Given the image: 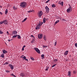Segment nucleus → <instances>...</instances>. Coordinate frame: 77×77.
<instances>
[{
    "label": "nucleus",
    "instance_id": "nucleus-1",
    "mask_svg": "<svg viewBox=\"0 0 77 77\" xmlns=\"http://www.w3.org/2000/svg\"><path fill=\"white\" fill-rule=\"evenodd\" d=\"M27 5V2H23L20 3V7H21V8H26Z\"/></svg>",
    "mask_w": 77,
    "mask_h": 77
},
{
    "label": "nucleus",
    "instance_id": "nucleus-2",
    "mask_svg": "<svg viewBox=\"0 0 77 77\" xmlns=\"http://www.w3.org/2000/svg\"><path fill=\"white\" fill-rule=\"evenodd\" d=\"M43 23L41 22H39L38 25L36 27V29L38 30V29H40L41 28V26L42 25Z\"/></svg>",
    "mask_w": 77,
    "mask_h": 77
},
{
    "label": "nucleus",
    "instance_id": "nucleus-3",
    "mask_svg": "<svg viewBox=\"0 0 77 77\" xmlns=\"http://www.w3.org/2000/svg\"><path fill=\"white\" fill-rule=\"evenodd\" d=\"M67 13H69L72 11V7H69V8L66 10Z\"/></svg>",
    "mask_w": 77,
    "mask_h": 77
},
{
    "label": "nucleus",
    "instance_id": "nucleus-4",
    "mask_svg": "<svg viewBox=\"0 0 77 77\" xmlns=\"http://www.w3.org/2000/svg\"><path fill=\"white\" fill-rule=\"evenodd\" d=\"M45 9L46 12L47 13H48L49 12V11H50V9H49V8H48V7L47 6H46L45 7Z\"/></svg>",
    "mask_w": 77,
    "mask_h": 77
},
{
    "label": "nucleus",
    "instance_id": "nucleus-5",
    "mask_svg": "<svg viewBox=\"0 0 77 77\" xmlns=\"http://www.w3.org/2000/svg\"><path fill=\"white\" fill-rule=\"evenodd\" d=\"M43 37V35L42 34H40L38 35V39H42V38Z\"/></svg>",
    "mask_w": 77,
    "mask_h": 77
},
{
    "label": "nucleus",
    "instance_id": "nucleus-6",
    "mask_svg": "<svg viewBox=\"0 0 77 77\" xmlns=\"http://www.w3.org/2000/svg\"><path fill=\"white\" fill-rule=\"evenodd\" d=\"M34 50H35V51L38 53V54H40L41 53V52H40V50H39L38 48H34Z\"/></svg>",
    "mask_w": 77,
    "mask_h": 77
},
{
    "label": "nucleus",
    "instance_id": "nucleus-7",
    "mask_svg": "<svg viewBox=\"0 0 77 77\" xmlns=\"http://www.w3.org/2000/svg\"><path fill=\"white\" fill-rule=\"evenodd\" d=\"M38 15L41 17L42 15V11H39L38 13Z\"/></svg>",
    "mask_w": 77,
    "mask_h": 77
},
{
    "label": "nucleus",
    "instance_id": "nucleus-8",
    "mask_svg": "<svg viewBox=\"0 0 77 77\" xmlns=\"http://www.w3.org/2000/svg\"><path fill=\"white\" fill-rule=\"evenodd\" d=\"M17 31L14 30L12 32V35L13 36V35H17Z\"/></svg>",
    "mask_w": 77,
    "mask_h": 77
},
{
    "label": "nucleus",
    "instance_id": "nucleus-9",
    "mask_svg": "<svg viewBox=\"0 0 77 77\" xmlns=\"http://www.w3.org/2000/svg\"><path fill=\"white\" fill-rule=\"evenodd\" d=\"M67 75L69 76V77H71V71H68Z\"/></svg>",
    "mask_w": 77,
    "mask_h": 77
},
{
    "label": "nucleus",
    "instance_id": "nucleus-10",
    "mask_svg": "<svg viewBox=\"0 0 77 77\" xmlns=\"http://www.w3.org/2000/svg\"><path fill=\"white\" fill-rule=\"evenodd\" d=\"M8 66L11 67V69H14V66H13V65L11 64H10L8 65Z\"/></svg>",
    "mask_w": 77,
    "mask_h": 77
},
{
    "label": "nucleus",
    "instance_id": "nucleus-11",
    "mask_svg": "<svg viewBox=\"0 0 77 77\" xmlns=\"http://www.w3.org/2000/svg\"><path fill=\"white\" fill-rule=\"evenodd\" d=\"M20 77H24L25 76V75L23 73H20Z\"/></svg>",
    "mask_w": 77,
    "mask_h": 77
},
{
    "label": "nucleus",
    "instance_id": "nucleus-12",
    "mask_svg": "<svg viewBox=\"0 0 77 77\" xmlns=\"http://www.w3.org/2000/svg\"><path fill=\"white\" fill-rule=\"evenodd\" d=\"M2 52L3 53H4V54H6V53H8V51L5 50H3L2 51Z\"/></svg>",
    "mask_w": 77,
    "mask_h": 77
},
{
    "label": "nucleus",
    "instance_id": "nucleus-13",
    "mask_svg": "<svg viewBox=\"0 0 77 77\" xmlns=\"http://www.w3.org/2000/svg\"><path fill=\"white\" fill-rule=\"evenodd\" d=\"M3 22L5 24H8V22H7V20H5L3 21Z\"/></svg>",
    "mask_w": 77,
    "mask_h": 77
},
{
    "label": "nucleus",
    "instance_id": "nucleus-14",
    "mask_svg": "<svg viewBox=\"0 0 77 77\" xmlns=\"http://www.w3.org/2000/svg\"><path fill=\"white\" fill-rule=\"evenodd\" d=\"M43 39L45 41H46L47 40V37L45 35L43 36Z\"/></svg>",
    "mask_w": 77,
    "mask_h": 77
},
{
    "label": "nucleus",
    "instance_id": "nucleus-15",
    "mask_svg": "<svg viewBox=\"0 0 77 77\" xmlns=\"http://www.w3.org/2000/svg\"><path fill=\"white\" fill-rule=\"evenodd\" d=\"M68 51H65V53H64V55H65V56H66V55L68 54Z\"/></svg>",
    "mask_w": 77,
    "mask_h": 77
},
{
    "label": "nucleus",
    "instance_id": "nucleus-16",
    "mask_svg": "<svg viewBox=\"0 0 77 77\" xmlns=\"http://www.w3.org/2000/svg\"><path fill=\"white\" fill-rule=\"evenodd\" d=\"M17 39H21V37L20 35H17Z\"/></svg>",
    "mask_w": 77,
    "mask_h": 77
},
{
    "label": "nucleus",
    "instance_id": "nucleus-17",
    "mask_svg": "<svg viewBox=\"0 0 77 77\" xmlns=\"http://www.w3.org/2000/svg\"><path fill=\"white\" fill-rule=\"evenodd\" d=\"M59 20H57V21H56L54 24V25H56V24H57V23H59Z\"/></svg>",
    "mask_w": 77,
    "mask_h": 77
},
{
    "label": "nucleus",
    "instance_id": "nucleus-18",
    "mask_svg": "<svg viewBox=\"0 0 77 77\" xmlns=\"http://www.w3.org/2000/svg\"><path fill=\"white\" fill-rule=\"evenodd\" d=\"M1 57L2 58H4V54H2L1 55Z\"/></svg>",
    "mask_w": 77,
    "mask_h": 77
},
{
    "label": "nucleus",
    "instance_id": "nucleus-19",
    "mask_svg": "<svg viewBox=\"0 0 77 77\" xmlns=\"http://www.w3.org/2000/svg\"><path fill=\"white\" fill-rule=\"evenodd\" d=\"M23 59H24L25 60H26V61H28V59H26V56H24L23 57Z\"/></svg>",
    "mask_w": 77,
    "mask_h": 77
},
{
    "label": "nucleus",
    "instance_id": "nucleus-20",
    "mask_svg": "<svg viewBox=\"0 0 77 77\" xmlns=\"http://www.w3.org/2000/svg\"><path fill=\"white\" fill-rule=\"evenodd\" d=\"M17 36H18L17 35H14L13 36L12 38H16V37H17Z\"/></svg>",
    "mask_w": 77,
    "mask_h": 77
},
{
    "label": "nucleus",
    "instance_id": "nucleus-21",
    "mask_svg": "<svg viewBox=\"0 0 77 77\" xmlns=\"http://www.w3.org/2000/svg\"><path fill=\"white\" fill-rule=\"evenodd\" d=\"M60 5H61L62 7H63V2H60Z\"/></svg>",
    "mask_w": 77,
    "mask_h": 77
},
{
    "label": "nucleus",
    "instance_id": "nucleus-22",
    "mask_svg": "<svg viewBox=\"0 0 77 77\" xmlns=\"http://www.w3.org/2000/svg\"><path fill=\"white\" fill-rule=\"evenodd\" d=\"M8 9H6L5 10V14H8Z\"/></svg>",
    "mask_w": 77,
    "mask_h": 77
},
{
    "label": "nucleus",
    "instance_id": "nucleus-23",
    "mask_svg": "<svg viewBox=\"0 0 77 77\" xmlns=\"http://www.w3.org/2000/svg\"><path fill=\"white\" fill-rule=\"evenodd\" d=\"M46 20V19L45 18H44L43 19V23H45Z\"/></svg>",
    "mask_w": 77,
    "mask_h": 77
},
{
    "label": "nucleus",
    "instance_id": "nucleus-24",
    "mask_svg": "<svg viewBox=\"0 0 77 77\" xmlns=\"http://www.w3.org/2000/svg\"><path fill=\"white\" fill-rule=\"evenodd\" d=\"M30 59L32 60H35V59H34V58L31 57H30Z\"/></svg>",
    "mask_w": 77,
    "mask_h": 77
},
{
    "label": "nucleus",
    "instance_id": "nucleus-25",
    "mask_svg": "<svg viewBox=\"0 0 77 77\" xmlns=\"http://www.w3.org/2000/svg\"><path fill=\"white\" fill-rule=\"evenodd\" d=\"M13 9L14 10H16L17 9V8L15 7V6H14L13 7Z\"/></svg>",
    "mask_w": 77,
    "mask_h": 77
},
{
    "label": "nucleus",
    "instance_id": "nucleus-26",
    "mask_svg": "<svg viewBox=\"0 0 77 77\" xmlns=\"http://www.w3.org/2000/svg\"><path fill=\"white\" fill-rule=\"evenodd\" d=\"M27 18H26L25 19H24L22 21V23H23V22H24V21H25L26 20H27Z\"/></svg>",
    "mask_w": 77,
    "mask_h": 77
},
{
    "label": "nucleus",
    "instance_id": "nucleus-27",
    "mask_svg": "<svg viewBox=\"0 0 77 77\" xmlns=\"http://www.w3.org/2000/svg\"><path fill=\"white\" fill-rule=\"evenodd\" d=\"M52 8H55V7H56V5L54 4H53L52 5Z\"/></svg>",
    "mask_w": 77,
    "mask_h": 77
},
{
    "label": "nucleus",
    "instance_id": "nucleus-28",
    "mask_svg": "<svg viewBox=\"0 0 77 77\" xmlns=\"http://www.w3.org/2000/svg\"><path fill=\"white\" fill-rule=\"evenodd\" d=\"M11 75L13 76V77H16V76H15V75H14V74H11Z\"/></svg>",
    "mask_w": 77,
    "mask_h": 77
},
{
    "label": "nucleus",
    "instance_id": "nucleus-29",
    "mask_svg": "<svg viewBox=\"0 0 77 77\" xmlns=\"http://www.w3.org/2000/svg\"><path fill=\"white\" fill-rule=\"evenodd\" d=\"M44 54H43L41 55V57H42V58H44Z\"/></svg>",
    "mask_w": 77,
    "mask_h": 77
},
{
    "label": "nucleus",
    "instance_id": "nucleus-30",
    "mask_svg": "<svg viewBox=\"0 0 77 77\" xmlns=\"http://www.w3.org/2000/svg\"><path fill=\"white\" fill-rule=\"evenodd\" d=\"M30 11H31V12H35V11L33 10H30Z\"/></svg>",
    "mask_w": 77,
    "mask_h": 77
},
{
    "label": "nucleus",
    "instance_id": "nucleus-31",
    "mask_svg": "<svg viewBox=\"0 0 77 77\" xmlns=\"http://www.w3.org/2000/svg\"><path fill=\"white\" fill-rule=\"evenodd\" d=\"M31 43H35V40L34 39L31 42Z\"/></svg>",
    "mask_w": 77,
    "mask_h": 77
},
{
    "label": "nucleus",
    "instance_id": "nucleus-32",
    "mask_svg": "<svg viewBox=\"0 0 77 77\" xmlns=\"http://www.w3.org/2000/svg\"><path fill=\"white\" fill-rule=\"evenodd\" d=\"M56 64H54V65H52V67L53 68V67H54V66H56Z\"/></svg>",
    "mask_w": 77,
    "mask_h": 77
},
{
    "label": "nucleus",
    "instance_id": "nucleus-33",
    "mask_svg": "<svg viewBox=\"0 0 77 77\" xmlns=\"http://www.w3.org/2000/svg\"><path fill=\"white\" fill-rule=\"evenodd\" d=\"M57 60L56 59H55L54 60V62H57Z\"/></svg>",
    "mask_w": 77,
    "mask_h": 77
},
{
    "label": "nucleus",
    "instance_id": "nucleus-34",
    "mask_svg": "<svg viewBox=\"0 0 77 77\" xmlns=\"http://www.w3.org/2000/svg\"><path fill=\"white\" fill-rule=\"evenodd\" d=\"M3 21L0 22V24H2L3 23Z\"/></svg>",
    "mask_w": 77,
    "mask_h": 77
},
{
    "label": "nucleus",
    "instance_id": "nucleus-35",
    "mask_svg": "<svg viewBox=\"0 0 77 77\" xmlns=\"http://www.w3.org/2000/svg\"><path fill=\"white\" fill-rule=\"evenodd\" d=\"M73 74H75L76 73V71H73Z\"/></svg>",
    "mask_w": 77,
    "mask_h": 77
},
{
    "label": "nucleus",
    "instance_id": "nucleus-36",
    "mask_svg": "<svg viewBox=\"0 0 77 77\" xmlns=\"http://www.w3.org/2000/svg\"><path fill=\"white\" fill-rule=\"evenodd\" d=\"M6 72H10V71L8 70H6Z\"/></svg>",
    "mask_w": 77,
    "mask_h": 77
},
{
    "label": "nucleus",
    "instance_id": "nucleus-37",
    "mask_svg": "<svg viewBox=\"0 0 77 77\" xmlns=\"http://www.w3.org/2000/svg\"><path fill=\"white\" fill-rule=\"evenodd\" d=\"M2 33H3V32H2V31H1V30H0V34H2Z\"/></svg>",
    "mask_w": 77,
    "mask_h": 77
},
{
    "label": "nucleus",
    "instance_id": "nucleus-38",
    "mask_svg": "<svg viewBox=\"0 0 77 77\" xmlns=\"http://www.w3.org/2000/svg\"><path fill=\"white\" fill-rule=\"evenodd\" d=\"M75 47H77V44L75 43Z\"/></svg>",
    "mask_w": 77,
    "mask_h": 77
},
{
    "label": "nucleus",
    "instance_id": "nucleus-39",
    "mask_svg": "<svg viewBox=\"0 0 77 77\" xmlns=\"http://www.w3.org/2000/svg\"><path fill=\"white\" fill-rule=\"evenodd\" d=\"M31 37H33V38H35V37L34 36H33V35H31Z\"/></svg>",
    "mask_w": 77,
    "mask_h": 77
},
{
    "label": "nucleus",
    "instance_id": "nucleus-40",
    "mask_svg": "<svg viewBox=\"0 0 77 77\" xmlns=\"http://www.w3.org/2000/svg\"><path fill=\"white\" fill-rule=\"evenodd\" d=\"M57 44V43L56 42H55L54 43V45H55V46H56V45Z\"/></svg>",
    "mask_w": 77,
    "mask_h": 77
},
{
    "label": "nucleus",
    "instance_id": "nucleus-41",
    "mask_svg": "<svg viewBox=\"0 0 77 77\" xmlns=\"http://www.w3.org/2000/svg\"><path fill=\"white\" fill-rule=\"evenodd\" d=\"M6 65H8V64H9V63L8 62H6L5 63Z\"/></svg>",
    "mask_w": 77,
    "mask_h": 77
},
{
    "label": "nucleus",
    "instance_id": "nucleus-42",
    "mask_svg": "<svg viewBox=\"0 0 77 77\" xmlns=\"http://www.w3.org/2000/svg\"><path fill=\"white\" fill-rule=\"evenodd\" d=\"M27 12H28V13H30V12H31L30 10L28 11Z\"/></svg>",
    "mask_w": 77,
    "mask_h": 77
},
{
    "label": "nucleus",
    "instance_id": "nucleus-43",
    "mask_svg": "<svg viewBox=\"0 0 77 77\" xmlns=\"http://www.w3.org/2000/svg\"><path fill=\"white\" fill-rule=\"evenodd\" d=\"M24 55H23L21 56V58H22V59H23V56Z\"/></svg>",
    "mask_w": 77,
    "mask_h": 77
},
{
    "label": "nucleus",
    "instance_id": "nucleus-44",
    "mask_svg": "<svg viewBox=\"0 0 77 77\" xmlns=\"http://www.w3.org/2000/svg\"><path fill=\"white\" fill-rule=\"evenodd\" d=\"M24 48H22V50L23 51V50H24Z\"/></svg>",
    "mask_w": 77,
    "mask_h": 77
},
{
    "label": "nucleus",
    "instance_id": "nucleus-45",
    "mask_svg": "<svg viewBox=\"0 0 77 77\" xmlns=\"http://www.w3.org/2000/svg\"><path fill=\"white\" fill-rule=\"evenodd\" d=\"M25 47H26V45H24L23 48H24Z\"/></svg>",
    "mask_w": 77,
    "mask_h": 77
},
{
    "label": "nucleus",
    "instance_id": "nucleus-46",
    "mask_svg": "<svg viewBox=\"0 0 77 77\" xmlns=\"http://www.w3.org/2000/svg\"><path fill=\"white\" fill-rule=\"evenodd\" d=\"M0 14H1V15H2V14H3V13L0 12Z\"/></svg>",
    "mask_w": 77,
    "mask_h": 77
},
{
    "label": "nucleus",
    "instance_id": "nucleus-47",
    "mask_svg": "<svg viewBox=\"0 0 77 77\" xmlns=\"http://www.w3.org/2000/svg\"><path fill=\"white\" fill-rule=\"evenodd\" d=\"M46 71H48V68H46Z\"/></svg>",
    "mask_w": 77,
    "mask_h": 77
},
{
    "label": "nucleus",
    "instance_id": "nucleus-48",
    "mask_svg": "<svg viewBox=\"0 0 77 77\" xmlns=\"http://www.w3.org/2000/svg\"><path fill=\"white\" fill-rule=\"evenodd\" d=\"M7 33L8 35H9V32H7Z\"/></svg>",
    "mask_w": 77,
    "mask_h": 77
},
{
    "label": "nucleus",
    "instance_id": "nucleus-49",
    "mask_svg": "<svg viewBox=\"0 0 77 77\" xmlns=\"http://www.w3.org/2000/svg\"><path fill=\"white\" fill-rule=\"evenodd\" d=\"M49 1H47L46 2V3H48V2H49Z\"/></svg>",
    "mask_w": 77,
    "mask_h": 77
},
{
    "label": "nucleus",
    "instance_id": "nucleus-50",
    "mask_svg": "<svg viewBox=\"0 0 77 77\" xmlns=\"http://www.w3.org/2000/svg\"><path fill=\"white\" fill-rule=\"evenodd\" d=\"M43 48H45V45H44L43 46Z\"/></svg>",
    "mask_w": 77,
    "mask_h": 77
},
{
    "label": "nucleus",
    "instance_id": "nucleus-51",
    "mask_svg": "<svg viewBox=\"0 0 77 77\" xmlns=\"http://www.w3.org/2000/svg\"><path fill=\"white\" fill-rule=\"evenodd\" d=\"M69 7H71V5H70L69 4Z\"/></svg>",
    "mask_w": 77,
    "mask_h": 77
},
{
    "label": "nucleus",
    "instance_id": "nucleus-52",
    "mask_svg": "<svg viewBox=\"0 0 77 77\" xmlns=\"http://www.w3.org/2000/svg\"><path fill=\"white\" fill-rule=\"evenodd\" d=\"M8 41H9V42H10V41H11V40L9 39H8Z\"/></svg>",
    "mask_w": 77,
    "mask_h": 77
},
{
    "label": "nucleus",
    "instance_id": "nucleus-53",
    "mask_svg": "<svg viewBox=\"0 0 77 77\" xmlns=\"http://www.w3.org/2000/svg\"><path fill=\"white\" fill-rule=\"evenodd\" d=\"M48 19H46V20H47V21L48 20Z\"/></svg>",
    "mask_w": 77,
    "mask_h": 77
},
{
    "label": "nucleus",
    "instance_id": "nucleus-54",
    "mask_svg": "<svg viewBox=\"0 0 77 77\" xmlns=\"http://www.w3.org/2000/svg\"><path fill=\"white\" fill-rule=\"evenodd\" d=\"M48 1L50 2V0H48Z\"/></svg>",
    "mask_w": 77,
    "mask_h": 77
},
{
    "label": "nucleus",
    "instance_id": "nucleus-55",
    "mask_svg": "<svg viewBox=\"0 0 77 77\" xmlns=\"http://www.w3.org/2000/svg\"><path fill=\"white\" fill-rule=\"evenodd\" d=\"M0 7H1V8H2V6H1Z\"/></svg>",
    "mask_w": 77,
    "mask_h": 77
},
{
    "label": "nucleus",
    "instance_id": "nucleus-56",
    "mask_svg": "<svg viewBox=\"0 0 77 77\" xmlns=\"http://www.w3.org/2000/svg\"><path fill=\"white\" fill-rule=\"evenodd\" d=\"M60 4V2H59V4Z\"/></svg>",
    "mask_w": 77,
    "mask_h": 77
},
{
    "label": "nucleus",
    "instance_id": "nucleus-57",
    "mask_svg": "<svg viewBox=\"0 0 77 77\" xmlns=\"http://www.w3.org/2000/svg\"><path fill=\"white\" fill-rule=\"evenodd\" d=\"M76 25H77V23H76Z\"/></svg>",
    "mask_w": 77,
    "mask_h": 77
}]
</instances>
